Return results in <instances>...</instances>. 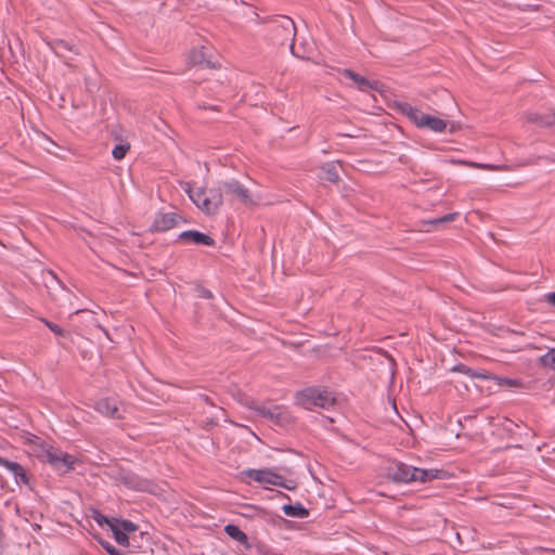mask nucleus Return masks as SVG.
Here are the masks:
<instances>
[{"mask_svg":"<svg viewBox=\"0 0 555 555\" xmlns=\"http://www.w3.org/2000/svg\"><path fill=\"white\" fill-rule=\"evenodd\" d=\"M29 453L40 462L48 463L53 469L67 473L74 469L77 457L46 442L41 438L29 435L26 438Z\"/></svg>","mask_w":555,"mask_h":555,"instance_id":"obj_1","label":"nucleus"},{"mask_svg":"<svg viewBox=\"0 0 555 555\" xmlns=\"http://www.w3.org/2000/svg\"><path fill=\"white\" fill-rule=\"evenodd\" d=\"M443 474V470L416 468L401 462L396 463L387 469V478L398 483L412 481L426 482L441 478Z\"/></svg>","mask_w":555,"mask_h":555,"instance_id":"obj_2","label":"nucleus"},{"mask_svg":"<svg viewBox=\"0 0 555 555\" xmlns=\"http://www.w3.org/2000/svg\"><path fill=\"white\" fill-rule=\"evenodd\" d=\"M183 191L190 199L206 215L216 214L222 205V190L218 188L198 189L194 191L188 182L182 183Z\"/></svg>","mask_w":555,"mask_h":555,"instance_id":"obj_3","label":"nucleus"},{"mask_svg":"<svg viewBox=\"0 0 555 555\" xmlns=\"http://www.w3.org/2000/svg\"><path fill=\"white\" fill-rule=\"evenodd\" d=\"M296 399L305 409H328L336 402L332 392L326 389L309 387L296 393Z\"/></svg>","mask_w":555,"mask_h":555,"instance_id":"obj_4","label":"nucleus"},{"mask_svg":"<svg viewBox=\"0 0 555 555\" xmlns=\"http://www.w3.org/2000/svg\"><path fill=\"white\" fill-rule=\"evenodd\" d=\"M399 108L401 113L409 117L418 128H428L434 132H443L447 129L448 124L446 120L424 114L409 103H400Z\"/></svg>","mask_w":555,"mask_h":555,"instance_id":"obj_5","label":"nucleus"},{"mask_svg":"<svg viewBox=\"0 0 555 555\" xmlns=\"http://www.w3.org/2000/svg\"><path fill=\"white\" fill-rule=\"evenodd\" d=\"M222 193L230 197L231 201H236L243 205H251L253 198L250 192L238 181L230 180L220 184Z\"/></svg>","mask_w":555,"mask_h":555,"instance_id":"obj_6","label":"nucleus"},{"mask_svg":"<svg viewBox=\"0 0 555 555\" xmlns=\"http://www.w3.org/2000/svg\"><path fill=\"white\" fill-rule=\"evenodd\" d=\"M138 529V526L127 519H119L117 521H113L111 526V531L115 541L122 546H129V533L134 532Z\"/></svg>","mask_w":555,"mask_h":555,"instance_id":"obj_7","label":"nucleus"},{"mask_svg":"<svg viewBox=\"0 0 555 555\" xmlns=\"http://www.w3.org/2000/svg\"><path fill=\"white\" fill-rule=\"evenodd\" d=\"M243 474L256 481L264 489L278 485V475L270 469H247Z\"/></svg>","mask_w":555,"mask_h":555,"instance_id":"obj_8","label":"nucleus"},{"mask_svg":"<svg viewBox=\"0 0 555 555\" xmlns=\"http://www.w3.org/2000/svg\"><path fill=\"white\" fill-rule=\"evenodd\" d=\"M295 37L296 26L294 21L286 15H280V39L283 40V42L280 43L283 44L284 42H288L289 50L293 54Z\"/></svg>","mask_w":555,"mask_h":555,"instance_id":"obj_9","label":"nucleus"},{"mask_svg":"<svg viewBox=\"0 0 555 555\" xmlns=\"http://www.w3.org/2000/svg\"><path fill=\"white\" fill-rule=\"evenodd\" d=\"M94 409L106 417L120 418L122 410L117 400L112 398H103L95 402Z\"/></svg>","mask_w":555,"mask_h":555,"instance_id":"obj_10","label":"nucleus"},{"mask_svg":"<svg viewBox=\"0 0 555 555\" xmlns=\"http://www.w3.org/2000/svg\"><path fill=\"white\" fill-rule=\"evenodd\" d=\"M345 77L351 79L358 87V89L360 91H366L369 89L371 90H375V91H380V88H382V83L377 80H369L366 79L365 77L359 75L358 73L351 70V69H348V68H345L340 72Z\"/></svg>","mask_w":555,"mask_h":555,"instance_id":"obj_11","label":"nucleus"},{"mask_svg":"<svg viewBox=\"0 0 555 555\" xmlns=\"http://www.w3.org/2000/svg\"><path fill=\"white\" fill-rule=\"evenodd\" d=\"M281 499H287L288 501H291L288 495L280 491V500ZM281 508L284 512V514L288 517L304 519L309 516V511L300 502L284 503L282 504Z\"/></svg>","mask_w":555,"mask_h":555,"instance_id":"obj_12","label":"nucleus"},{"mask_svg":"<svg viewBox=\"0 0 555 555\" xmlns=\"http://www.w3.org/2000/svg\"><path fill=\"white\" fill-rule=\"evenodd\" d=\"M178 219L175 212L158 214L153 222V228L160 232L167 231L177 225Z\"/></svg>","mask_w":555,"mask_h":555,"instance_id":"obj_13","label":"nucleus"},{"mask_svg":"<svg viewBox=\"0 0 555 555\" xmlns=\"http://www.w3.org/2000/svg\"><path fill=\"white\" fill-rule=\"evenodd\" d=\"M179 237L182 241L191 242L197 245H205V246H212L215 245V240L210 237L207 234H204L202 232L195 231V230H189L182 232Z\"/></svg>","mask_w":555,"mask_h":555,"instance_id":"obj_14","label":"nucleus"},{"mask_svg":"<svg viewBox=\"0 0 555 555\" xmlns=\"http://www.w3.org/2000/svg\"><path fill=\"white\" fill-rule=\"evenodd\" d=\"M0 466L7 468L10 473H12L17 483H28L26 470L21 464L16 462H11L0 456Z\"/></svg>","mask_w":555,"mask_h":555,"instance_id":"obj_15","label":"nucleus"},{"mask_svg":"<svg viewBox=\"0 0 555 555\" xmlns=\"http://www.w3.org/2000/svg\"><path fill=\"white\" fill-rule=\"evenodd\" d=\"M526 120L540 127H553L555 126V111L546 114L527 113Z\"/></svg>","mask_w":555,"mask_h":555,"instance_id":"obj_16","label":"nucleus"},{"mask_svg":"<svg viewBox=\"0 0 555 555\" xmlns=\"http://www.w3.org/2000/svg\"><path fill=\"white\" fill-rule=\"evenodd\" d=\"M339 167H340L339 163H334V162L325 163L320 169L321 170L320 178L323 180H326L328 182H332V183H337L339 181V172H338Z\"/></svg>","mask_w":555,"mask_h":555,"instance_id":"obj_17","label":"nucleus"},{"mask_svg":"<svg viewBox=\"0 0 555 555\" xmlns=\"http://www.w3.org/2000/svg\"><path fill=\"white\" fill-rule=\"evenodd\" d=\"M189 61L193 65H203L205 67L215 68L216 63L209 60L204 51V47L198 49H193L190 52Z\"/></svg>","mask_w":555,"mask_h":555,"instance_id":"obj_18","label":"nucleus"},{"mask_svg":"<svg viewBox=\"0 0 555 555\" xmlns=\"http://www.w3.org/2000/svg\"><path fill=\"white\" fill-rule=\"evenodd\" d=\"M454 372H459L465 375H468L472 378H481V379H488L489 375L485 372H477L474 371L472 367L465 365V364H456L453 369Z\"/></svg>","mask_w":555,"mask_h":555,"instance_id":"obj_19","label":"nucleus"},{"mask_svg":"<svg viewBox=\"0 0 555 555\" xmlns=\"http://www.w3.org/2000/svg\"><path fill=\"white\" fill-rule=\"evenodd\" d=\"M224 531L229 537L238 541L240 543H247V535L237 526L227 525Z\"/></svg>","mask_w":555,"mask_h":555,"instance_id":"obj_20","label":"nucleus"},{"mask_svg":"<svg viewBox=\"0 0 555 555\" xmlns=\"http://www.w3.org/2000/svg\"><path fill=\"white\" fill-rule=\"evenodd\" d=\"M540 364L555 371V349L548 350L540 358Z\"/></svg>","mask_w":555,"mask_h":555,"instance_id":"obj_21","label":"nucleus"},{"mask_svg":"<svg viewBox=\"0 0 555 555\" xmlns=\"http://www.w3.org/2000/svg\"><path fill=\"white\" fill-rule=\"evenodd\" d=\"M92 518H93V520H94L99 526H104V525H106L109 529H111L112 522H113V521H117V520H118V518H108V517H106V516L102 515L99 511H94V512H93Z\"/></svg>","mask_w":555,"mask_h":555,"instance_id":"obj_22","label":"nucleus"},{"mask_svg":"<svg viewBox=\"0 0 555 555\" xmlns=\"http://www.w3.org/2000/svg\"><path fill=\"white\" fill-rule=\"evenodd\" d=\"M51 48L57 55H63L64 51L73 50L72 47L64 40H55Z\"/></svg>","mask_w":555,"mask_h":555,"instance_id":"obj_23","label":"nucleus"},{"mask_svg":"<svg viewBox=\"0 0 555 555\" xmlns=\"http://www.w3.org/2000/svg\"><path fill=\"white\" fill-rule=\"evenodd\" d=\"M457 216H459L457 212H451V214H447L440 218H435V219L428 220L427 223L433 224V225L443 224V223L453 221Z\"/></svg>","mask_w":555,"mask_h":555,"instance_id":"obj_24","label":"nucleus"},{"mask_svg":"<svg viewBox=\"0 0 555 555\" xmlns=\"http://www.w3.org/2000/svg\"><path fill=\"white\" fill-rule=\"evenodd\" d=\"M129 149H130L129 144L116 145L112 151L113 157L117 160L122 159L126 156V153L128 152Z\"/></svg>","mask_w":555,"mask_h":555,"instance_id":"obj_25","label":"nucleus"},{"mask_svg":"<svg viewBox=\"0 0 555 555\" xmlns=\"http://www.w3.org/2000/svg\"><path fill=\"white\" fill-rule=\"evenodd\" d=\"M100 545L109 554V555H121V553L109 542L99 539Z\"/></svg>","mask_w":555,"mask_h":555,"instance_id":"obj_26","label":"nucleus"},{"mask_svg":"<svg viewBox=\"0 0 555 555\" xmlns=\"http://www.w3.org/2000/svg\"><path fill=\"white\" fill-rule=\"evenodd\" d=\"M495 379L499 382V385H506L509 387H516L520 385L518 379H512L507 377H496Z\"/></svg>","mask_w":555,"mask_h":555,"instance_id":"obj_27","label":"nucleus"},{"mask_svg":"<svg viewBox=\"0 0 555 555\" xmlns=\"http://www.w3.org/2000/svg\"><path fill=\"white\" fill-rule=\"evenodd\" d=\"M44 324L57 336H65V331H63L59 325L51 323L47 320H43Z\"/></svg>","mask_w":555,"mask_h":555,"instance_id":"obj_28","label":"nucleus"},{"mask_svg":"<svg viewBox=\"0 0 555 555\" xmlns=\"http://www.w3.org/2000/svg\"><path fill=\"white\" fill-rule=\"evenodd\" d=\"M297 487V482L295 480H286L280 475V488H285L287 490H294Z\"/></svg>","mask_w":555,"mask_h":555,"instance_id":"obj_29","label":"nucleus"},{"mask_svg":"<svg viewBox=\"0 0 555 555\" xmlns=\"http://www.w3.org/2000/svg\"><path fill=\"white\" fill-rule=\"evenodd\" d=\"M469 166L476 167V168H487L491 170H504L505 166H495V165H485V164H477V163H468Z\"/></svg>","mask_w":555,"mask_h":555,"instance_id":"obj_30","label":"nucleus"},{"mask_svg":"<svg viewBox=\"0 0 555 555\" xmlns=\"http://www.w3.org/2000/svg\"><path fill=\"white\" fill-rule=\"evenodd\" d=\"M198 296L202 297V298H211L212 294H211V292L209 289L199 287L198 288Z\"/></svg>","mask_w":555,"mask_h":555,"instance_id":"obj_31","label":"nucleus"},{"mask_svg":"<svg viewBox=\"0 0 555 555\" xmlns=\"http://www.w3.org/2000/svg\"><path fill=\"white\" fill-rule=\"evenodd\" d=\"M279 417H280V425L283 422H289V416L286 414V412L284 411V409L282 406H280Z\"/></svg>","mask_w":555,"mask_h":555,"instance_id":"obj_32","label":"nucleus"},{"mask_svg":"<svg viewBox=\"0 0 555 555\" xmlns=\"http://www.w3.org/2000/svg\"><path fill=\"white\" fill-rule=\"evenodd\" d=\"M545 300L551 305L555 307V292L548 293L545 295Z\"/></svg>","mask_w":555,"mask_h":555,"instance_id":"obj_33","label":"nucleus"},{"mask_svg":"<svg viewBox=\"0 0 555 555\" xmlns=\"http://www.w3.org/2000/svg\"><path fill=\"white\" fill-rule=\"evenodd\" d=\"M50 275L52 276V279H53L57 284H60V285H61V287H62V289H63V292H64V296L68 297L69 292H68V291H67V289H66V288L61 284V282L56 279V276H55L52 272H50Z\"/></svg>","mask_w":555,"mask_h":555,"instance_id":"obj_34","label":"nucleus"},{"mask_svg":"<svg viewBox=\"0 0 555 555\" xmlns=\"http://www.w3.org/2000/svg\"><path fill=\"white\" fill-rule=\"evenodd\" d=\"M279 524H280V529H281L282 527L289 528L292 522L289 520H286V519L280 517Z\"/></svg>","mask_w":555,"mask_h":555,"instance_id":"obj_35","label":"nucleus"},{"mask_svg":"<svg viewBox=\"0 0 555 555\" xmlns=\"http://www.w3.org/2000/svg\"><path fill=\"white\" fill-rule=\"evenodd\" d=\"M5 46V36L3 31H0V50Z\"/></svg>","mask_w":555,"mask_h":555,"instance_id":"obj_36","label":"nucleus"},{"mask_svg":"<svg viewBox=\"0 0 555 555\" xmlns=\"http://www.w3.org/2000/svg\"><path fill=\"white\" fill-rule=\"evenodd\" d=\"M538 159H545L547 162H555V157H552V156H539Z\"/></svg>","mask_w":555,"mask_h":555,"instance_id":"obj_37","label":"nucleus"},{"mask_svg":"<svg viewBox=\"0 0 555 555\" xmlns=\"http://www.w3.org/2000/svg\"><path fill=\"white\" fill-rule=\"evenodd\" d=\"M260 412L263 414V415H268L270 416L271 418L274 416V413L271 412L270 410H268L267 412L264 411V409L260 410Z\"/></svg>","mask_w":555,"mask_h":555,"instance_id":"obj_38","label":"nucleus"},{"mask_svg":"<svg viewBox=\"0 0 555 555\" xmlns=\"http://www.w3.org/2000/svg\"><path fill=\"white\" fill-rule=\"evenodd\" d=\"M384 356L387 358V360L389 361L390 363V367L392 369L395 366V361L391 357H389L388 354L384 353Z\"/></svg>","mask_w":555,"mask_h":555,"instance_id":"obj_39","label":"nucleus"},{"mask_svg":"<svg viewBox=\"0 0 555 555\" xmlns=\"http://www.w3.org/2000/svg\"><path fill=\"white\" fill-rule=\"evenodd\" d=\"M465 421H472L473 420V416L468 415V416H465L464 417Z\"/></svg>","mask_w":555,"mask_h":555,"instance_id":"obj_40","label":"nucleus"}]
</instances>
